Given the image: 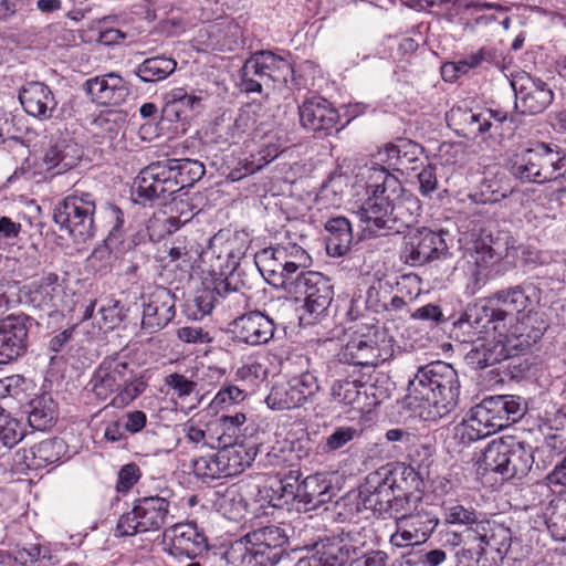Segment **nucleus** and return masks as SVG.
Listing matches in <instances>:
<instances>
[{
  "label": "nucleus",
  "mask_w": 566,
  "mask_h": 566,
  "mask_svg": "<svg viewBox=\"0 0 566 566\" xmlns=\"http://www.w3.org/2000/svg\"><path fill=\"white\" fill-rule=\"evenodd\" d=\"M459 397L457 370L438 360L418 368L408 382L403 403L424 421H437L455 410Z\"/></svg>",
  "instance_id": "f257e3e1"
},
{
  "label": "nucleus",
  "mask_w": 566,
  "mask_h": 566,
  "mask_svg": "<svg viewBox=\"0 0 566 566\" xmlns=\"http://www.w3.org/2000/svg\"><path fill=\"white\" fill-rule=\"evenodd\" d=\"M526 402L515 395H500L484 398L470 409L461 422L462 439L476 441L486 438L526 413Z\"/></svg>",
  "instance_id": "f03ea898"
},
{
  "label": "nucleus",
  "mask_w": 566,
  "mask_h": 566,
  "mask_svg": "<svg viewBox=\"0 0 566 566\" xmlns=\"http://www.w3.org/2000/svg\"><path fill=\"white\" fill-rule=\"evenodd\" d=\"M509 171L522 182L556 181L566 172V153L556 144L537 142L511 158Z\"/></svg>",
  "instance_id": "7ed1b4c3"
},
{
  "label": "nucleus",
  "mask_w": 566,
  "mask_h": 566,
  "mask_svg": "<svg viewBox=\"0 0 566 566\" xmlns=\"http://www.w3.org/2000/svg\"><path fill=\"white\" fill-rule=\"evenodd\" d=\"M96 206L90 192L74 190L56 205L53 221L65 229L77 242H86L95 235Z\"/></svg>",
  "instance_id": "20e7f679"
},
{
  "label": "nucleus",
  "mask_w": 566,
  "mask_h": 566,
  "mask_svg": "<svg viewBox=\"0 0 566 566\" xmlns=\"http://www.w3.org/2000/svg\"><path fill=\"white\" fill-rule=\"evenodd\" d=\"M221 252L228 256L226 268L231 265L232 271L226 277L214 280L212 287L205 286L198 291L193 302L201 315L210 314L217 305L235 310L244 308L248 305L249 297L244 292L245 285L233 272L237 261L232 249L226 244Z\"/></svg>",
  "instance_id": "39448f33"
},
{
  "label": "nucleus",
  "mask_w": 566,
  "mask_h": 566,
  "mask_svg": "<svg viewBox=\"0 0 566 566\" xmlns=\"http://www.w3.org/2000/svg\"><path fill=\"white\" fill-rule=\"evenodd\" d=\"M285 543L280 527L264 526L245 534L231 547L230 555H239L243 566H268L279 560Z\"/></svg>",
  "instance_id": "423d86ee"
},
{
  "label": "nucleus",
  "mask_w": 566,
  "mask_h": 566,
  "mask_svg": "<svg viewBox=\"0 0 566 566\" xmlns=\"http://www.w3.org/2000/svg\"><path fill=\"white\" fill-rule=\"evenodd\" d=\"M410 478L417 480L412 469L405 468L401 472L379 470L367 475L365 483L358 492V510H369L375 515L386 516L391 503V496L398 488V482H406Z\"/></svg>",
  "instance_id": "0eeeda50"
},
{
  "label": "nucleus",
  "mask_w": 566,
  "mask_h": 566,
  "mask_svg": "<svg viewBox=\"0 0 566 566\" xmlns=\"http://www.w3.org/2000/svg\"><path fill=\"white\" fill-rule=\"evenodd\" d=\"M369 538L368 530L352 525L321 538L315 544V556L323 566H345L361 553Z\"/></svg>",
  "instance_id": "6e6552de"
},
{
  "label": "nucleus",
  "mask_w": 566,
  "mask_h": 566,
  "mask_svg": "<svg viewBox=\"0 0 566 566\" xmlns=\"http://www.w3.org/2000/svg\"><path fill=\"white\" fill-rule=\"evenodd\" d=\"M169 506V501L164 496L138 499L132 511L119 517L116 525V535L134 536L160 530L166 523Z\"/></svg>",
  "instance_id": "1a4fd4ad"
},
{
  "label": "nucleus",
  "mask_w": 566,
  "mask_h": 566,
  "mask_svg": "<svg viewBox=\"0 0 566 566\" xmlns=\"http://www.w3.org/2000/svg\"><path fill=\"white\" fill-rule=\"evenodd\" d=\"M446 234L448 231H433L426 227L410 230L405 235L406 263L417 266L444 259L449 252Z\"/></svg>",
  "instance_id": "9d476101"
},
{
  "label": "nucleus",
  "mask_w": 566,
  "mask_h": 566,
  "mask_svg": "<svg viewBox=\"0 0 566 566\" xmlns=\"http://www.w3.org/2000/svg\"><path fill=\"white\" fill-rule=\"evenodd\" d=\"M64 295V280L55 272H43L41 277L20 289L19 302L52 315Z\"/></svg>",
  "instance_id": "9b49d317"
},
{
  "label": "nucleus",
  "mask_w": 566,
  "mask_h": 566,
  "mask_svg": "<svg viewBox=\"0 0 566 566\" xmlns=\"http://www.w3.org/2000/svg\"><path fill=\"white\" fill-rule=\"evenodd\" d=\"M388 356L389 349L379 343L375 326L366 334L353 335L338 354L340 363L361 367H376Z\"/></svg>",
  "instance_id": "f8f14e48"
},
{
  "label": "nucleus",
  "mask_w": 566,
  "mask_h": 566,
  "mask_svg": "<svg viewBox=\"0 0 566 566\" xmlns=\"http://www.w3.org/2000/svg\"><path fill=\"white\" fill-rule=\"evenodd\" d=\"M137 196L145 202L166 201L178 192L167 160L151 163L140 170L135 179Z\"/></svg>",
  "instance_id": "ddd939ff"
},
{
  "label": "nucleus",
  "mask_w": 566,
  "mask_h": 566,
  "mask_svg": "<svg viewBox=\"0 0 566 566\" xmlns=\"http://www.w3.org/2000/svg\"><path fill=\"white\" fill-rule=\"evenodd\" d=\"M175 303V294L164 286H155L143 296L140 333L151 335L165 328L176 315Z\"/></svg>",
  "instance_id": "4468645a"
},
{
  "label": "nucleus",
  "mask_w": 566,
  "mask_h": 566,
  "mask_svg": "<svg viewBox=\"0 0 566 566\" xmlns=\"http://www.w3.org/2000/svg\"><path fill=\"white\" fill-rule=\"evenodd\" d=\"M234 342L250 346L268 344L274 336V321L260 311H251L234 318L228 327Z\"/></svg>",
  "instance_id": "2eb2a0df"
},
{
  "label": "nucleus",
  "mask_w": 566,
  "mask_h": 566,
  "mask_svg": "<svg viewBox=\"0 0 566 566\" xmlns=\"http://www.w3.org/2000/svg\"><path fill=\"white\" fill-rule=\"evenodd\" d=\"M389 195H368L367 199L354 213L365 232L375 237L387 235L394 233L392 230H396Z\"/></svg>",
  "instance_id": "dca6fc26"
},
{
  "label": "nucleus",
  "mask_w": 566,
  "mask_h": 566,
  "mask_svg": "<svg viewBox=\"0 0 566 566\" xmlns=\"http://www.w3.org/2000/svg\"><path fill=\"white\" fill-rule=\"evenodd\" d=\"M416 510L399 518L397 531L390 537L394 546L407 547L424 543L437 527L439 518L434 513L423 506Z\"/></svg>",
  "instance_id": "f3484780"
},
{
  "label": "nucleus",
  "mask_w": 566,
  "mask_h": 566,
  "mask_svg": "<svg viewBox=\"0 0 566 566\" xmlns=\"http://www.w3.org/2000/svg\"><path fill=\"white\" fill-rule=\"evenodd\" d=\"M293 293L297 297L303 296L308 313L319 315L331 305L334 296V289L331 280L319 272L307 271L296 282Z\"/></svg>",
  "instance_id": "a211bd4d"
},
{
  "label": "nucleus",
  "mask_w": 566,
  "mask_h": 566,
  "mask_svg": "<svg viewBox=\"0 0 566 566\" xmlns=\"http://www.w3.org/2000/svg\"><path fill=\"white\" fill-rule=\"evenodd\" d=\"M515 92V107L523 114L543 113L553 102L552 88L542 80L531 76L521 77L512 83Z\"/></svg>",
  "instance_id": "6ab92c4d"
},
{
  "label": "nucleus",
  "mask_w": 566,
  "mask_h": 566,
  "mask_svg": "<svg viewBox=\"0 0 566 566\" xmlns=\"http://www.w3.org/2000/svg\"><path fill=\"white\" fill-rule=\"evenodd\" d=\"M496 302L502 312L509 314L505 325L509 327L516 319V314L531 312L539 302V290L533 283H523L495 292L490 303Z\"/></svg>",
  "instance_id": "aec40b11"
},
{
  "label": "nucleus",
  "mask_w": 566,
  "mask_h": 566,
  "mask_svg": "<svg viewBox=\"0 0 566 566\" xmlns=\"http://www.w3.org/2000/svg\"><path fill=\"white\" fill-rule=\"evenodd\" d=\"M28 319L25 315H10L0 319V364L10 363L27 352Z\"/></svg>",
  "instance_id": "412c9836"
},
{
  "label": "nucleus",
  "mask_w": 566,
  "mask_h": 566,
  "mask_svg": "<svg viewBox=\"0 0 566 566\" xmlns=\"http://www.w3.org/2000/svg\"><path fill=\"white\" fill-rule=\"evenodd\" d=\"M207 549L208 538L195 522L178 523L170 528L169 555L193 559Z\"/></svg>",
  "instance_id": "4be33fe9"
},
{
  "label": "nucleus",
  "mask_w": 566,
  "mask_h": 566,
  "mask_svg": "<svg viewBox=\"0 0 566 566\" xmlns=\"http://www.w3.org/2000/svg\"><path fill=\"white\" fill-rule=\"evenodd\" d=\"M23 111L39 120L54 116L57 101L52 90L43 82L31 81L23 84L18 93Z\"/></svg>",
  "instance_id": "5701e85b"
},
{
  "label": "nucleus",
  "mask_w": 566,
  "mask_h": 566,
  "mask_svg": "<svg viewBox=\"0 0 566 566\" xmlns=\"http://www.w3.org/2000/svg\"><path fill=\"white\" fill-rule=\"evenodd\" d=\"M302 127L312 133L331 134L339 120L337 109L325 98L314 96L298 107Z\"/></svg>",
  "instance_id": "b1692460"
},
{
  "label": "nucleus",
  "mask_w": 566,
  "mask_h": 566,
  "mask_svg": "<svg viewBox=\"0 0 566 566\" xmlns=\"http://www.w3.org/2000/svg\"><path fill=\"white\" fill-rule=\"evenodd\" d=\"M83 87L93 103L103 106L120 105L129 95L127 82L115 73L88 78Z\"/></svg>",
  "instance_id": "393cba45"
},
{
  "label": "nucleus",
  "mask_w": 566,
  "mask_h": 566,
  "mask_svg": "<svg viewBox=\"0 0 566 566\" xmlns=\"http://www.w3.org/2000/svg\"><path fill=\"white\" fill-rule=\"evenodd\" d=\"M260 149L244 159L242 169L243 174H239L240 169L231 171L230 176L233 180L241 179L243 176L254 174L274 160L285 148V134L282 129L275 128L263 132L261 135Z\"/></svg>",
  "instance_id": "a878e982"
},
{
  "label": "nucleus",
  "mask_w": 566,
  "mask_h": 566,
  "mask_svg": "<svg viewBox=\"0 0 566 566\" xmlns=\"http://www.w3.org/2000/svg\"><path fill=\"white\" fill-rule=\"evenodd\" d=\"M507 315L492 304H475L467 310L464 318H461L458 324L461 328L471 327L478 334L503 335Z\"/></svg>",
  "instance_id": "bb28decb"
},
{
  "label": "nucleus",
  "mask_w": 566,
  "mask_h": 566,
  "mask_svg": "<svg viewBox=\"0 0 566 566\" xmlns=\"http://www.w3.org/2000/svg\"><path fill=\"white\" fill-rule=\"evenodd\" d=\"M422 153L423 148L419 144L410 139L399 138L379 150L377 157L379 161L387 164L388 167L405 172L418 169Z\"/></svg>",
  "instance_id": "cd10ccee"
},
{
  "label": "nucleus",
  "mask_w": 566,
  "mask_h": 566,
  "mask_svg": "<svg viewBox=\"0 0 566 566\" xmlns=\"http://www.w3.org/2000/svg\"><path fill=\"white\" fill-rule=\"evenodd\" d=\"M219 442L222 444L218 451L219 463H221L224 478L242 473L256 457V450L253 447L247 448L244 444L238 443V437L232 439V436L222 434Z\"/></svg>",
  "instance_id": "c85d7f7f"
},
{
  "label": "nucleus",
  "mask_w": 566,
  "mask_h": 566,
  "mask_svg": "<svg viewBox=\"0 0 566 566\" xmlns=\"http://www.w3.org/2000/svg\"><path fill=\"white\" fill-rule=\"evenodd\" d=\"M391 292L392 287L388 281L381 279L374 280L364 294L359 293L352 298L347 312L348 317L355 321L363 316L364 310L374 313H386V303Z\"/></svg>",
  "instance_id": "c756f323"
},
{
  "label": "nucleus",
  "mask_w": 566,
  "mask_h": 566,
  "mask_svg": "<svg viewBox=\"0 0 566 566\" xmlns=\"http://www.w3.org/2000/svg\"><path fill=\"white\" fill-rule=\"evenodd\" d=\"M127 364L118 356L102 360L91 378L92 391L97 398L105 400L118 389V382L124 376L123 368H126Z\"/></svg>",
  "instance_id": "7c9ffc66"
},
{
  "label": "nucleus",
  "mask_w": 566,
  "mask_h": 566,
  "mask_svg": "<svg viewBox=\"0 0 566 566\" xmlns=\"http://www.w3.org/2000/svg\"><path fill=\"white\" fill-rule=\"evenodd\" d=\"M391 199L392 217L395 219L396 230L394 233H402L405 229L412 227L418 222V218L422 212V205L418 197L412 192L406 190L400 185L399 193L396 198Z\"/></svg>",
  "instance_id": "2f4dec72"
},
{
  "label": "nucleus",
  "mask_w": 566,
  "mask_h": 566,
  "mask_svg": "<svg viewBox=\"0 0 566 566\" xmlns=\"http://www.w3.org/2000/svg\"><path fill=\"white\" fill-rule=\"evenodd\" d=\"M486 554L494 552L503 558L511 547V532L489 520L482 521L472 530Z\"/></svg>",
  "instance_id": "473e14b6"
},
{
  "label": "nucleus",
  "mask_w": 566,
  "mask_h": 566,
  "mask_svg": "<svg viewBox=\"0 0 566 566\" xmlns=\"http://www.w3.org/2000/svg\"><path fill=\"white\" fill-rule=\"evenodd\" d=\"M109 218L114 220V224L109 230L108 237L104 243L93 250L91 255L87 258V266L94 272H106L112 263V249L111 245L116 240V234L124 223V216L122 210L116 206L108 208Z\"/></svg>",
  "instance_id": "72a5a7b5"
},
{
  "label": "nucleus",
  "mask_w": 566,
  "mask_h": 566,
  "mask_svg": "<svg viewBox=\"0 0 566 566\" xmlns=\"http://www.w3.org/2000/svg\"><path fill=\"white\" fill-rule=\"evenodd\" d=\"M507 470L505 479H522L534 463L533 448L514 437L507 436Z\"/></svg>",
  "instance_id": "f704fd0d"
},
{
  "label": "nucleus",
  "mask_w": 566,
  "mask_h": 566,
  "mask_svg": "<svg viewBox=\"0 0 566 566\" xmlns=\"http://www.w3.org/2000/svg\"><path fill=\"white\" fill-rule=\"evenodd\" d=\"M326 251L331 256L345 255L353 242V231L349 221L344 217L328 220L325 226Z\"/></svg>",
  "instance_id": "c9c22d12"
},
{
  "label": "nucleus",
  "mask_w": 566,
  "mask_h": 566,
  "mask_svg": "<svg viewBox=\"0 0 566 566\" xmlns=\"http://www.w3.org/2000/svg\"><path fill=\"white\" fill-rule=\"evenodd\" d=\"M526 329L527 326L525 323H521L514 331L506 328L503 335L496 334L501 346L504 347L503 354L505 359L528 350L531 346L541 338V329H533L530 333H525Z\"/></svg>",
  "instance_id": "e433bc0d"
},
{
  "label": "nucleus",
  "mask_w": 566,
  "mask_h": 566,
  "mask_svg": "<svg viewBox=\"0 0 566 566\" xmlns=\"http://www.w3.org/2000/svg\"><path fill=\"white\" fill-rule=\"evenodd\" d=\"M367 396L368 389L366 385L358 379H337L331 387L333 401L345 407L364 409L365 405H363L361 401L364 398H367Z\"/></svg>",
  "instance_id": "4c0bfd02"
},
{
  "label": "nucleus",
  "mask_w": 566,
  "mask_h": 566,
  "mask_svg": "<svg viewBox=\"0 0 566 566\" xmlns=\"http://www.w3.org/2000/svg\"><path fill=\"white\" fill-rule=\"evenodd\" d=\"M123 380L118 382V389L114 392L111 405L123 408L140 396L147 388V381L143 375L137 374L129 364L123 368Z\"/></svg>",
  "instance_id": "58836bf2"
},
{
  "label": "nucleus",
  "mask_w": 566,
  "mask_h": 566,
  "mask_svg": "<svg viewBox=\"0 0 566 566\" xmlns=\"http://www.w3.org/2000/svg\"><path fill=\"white\" fill-rule=\"evenodd\" d=\"M505 119V113L491 109L476 114L468 111L462 114V120L467 125L469 134L475 137L479 135L484 136L488 133L492 137V132H497Z\"/></svg>",
  "instance_id": "ea45409f"
},
{
  "label": "nucleus",
  "mask_w": 566,
  "mask_h": 566,
  "mask_svg": "<svg viewBox=\"0 0 566 566\" xmlns=\"http://www.w3.org/2000/svg\"><path fill=\"white\" fill-rule=\"evenodd\" d=\"M289 365L298 367L294 370L296 375L290 379V382L303 396L305 403L319 388L317 377L310 371V358L305 355H295L289 359Z\"/></svg>",
  "instance_id": "a19ab883"
},
{
  "label": "nucleus",
  "mask_w": 566,
  "mask_h": 566,
  "mask_svg": "<svg viewBox=\"0 0 566 566\" xmlns=\"http://www.w3.org/2000/svg\"><path fill=\"white\" fill-rule=\"evenodd\" d=\"M78 159L76 147L63 142L52 145L45 151L43 164L48 170L56 169L54 174L60 175L75 167Z\"/></svg>",
  "instance_id": "79ce46f5"
},
{
  "label": "nucleus",
  "mask_w": 566,
  "mask_h": 566,
  "mask_svg": "<svg viewBox=\"0 0 566 566\" xmlns=\"http://www.w3.org/2000/svg\"><path fill=\"white\" fill-rule=\"evenodd\" d=\"M400 180L390 174L387 168L375 164L368 169L367 193L373 196L397 197L400 190Z\"/></svg>",
  "instance_id": "37998d69"
},
{
  "label": "nucleus",
  "mask_w": 566,
  "mask_h": 566,
  "mask_svg": "<svg viewBox=\"0 0 566 566\" xmlns=\"http://www.w3.org/2000/svg\"><path fill=\"white\" fill-rule=\"evenodd\" d=\"M172 178L177 181L178 191L193 186L206 172L205 166L199 160L190 158L166 159Z\"/></svg>",
  "instance_id": "c03bdc74"
},
{
  "label": "nucleus",
  "mask_w": 566,
  "mask_h": 566,
  "mask_svg": "<svg viewBox=\"0 0 566 566\" xmlns=\"http://www.w3.org/2000/svg\"><path fill=\"white\" fill-rule=\"evenodd\" d=\"M239 87L244 93H262L263 88H272L256 53H253L241 67Z\"/></svg>",
  "instance_id": "a18cd8bd"
},
{
  "label": "nucleus",
  "mask_w": 566,
  "mask_h": 566,
  "mask_svg": "<svg viewBox=\"0 0 566 566\" xmlns=\"http://www.w3.org/2000/svg\"><path fill=\"white\" fill-rule=\"evenodd\" d=\"M177 67L172 57L157 55L144 60L135 70V74L145 83H155L167 78Z\"/></svg>",
  "instance_id": "49530a36"
},
{
  "label": "nucleus",
  "mask_w": 566,
  "mask_h": 566,
  "mask_svg": "<svg viewBox=\"0 0 566 566\" xmlns=\"http://www.w3.org/2000/svg\"><path fill=\"white\" fill-rule=\"evenodd\" d=\"M55 406L53 398L48 394L33 398L29 403V424L39 431L49 429L56 417Z\"/></svg>",
  "instance_id": "de8ad7c7"
},
{
  "label": "nucleus",
  "mask_w": 566,
  "mask_h": 566,
  "mask_svg": "<svg viewBox=\"0 0 566 566\" xmlns=\"http://www.w3.org/2000/svg\"><path fill=\"white\" fill-rule=\"evenodd\" d=\"M455 557L460 566H496L489 560L485 549L472 530L464 531L463 546L457 552Z\"/></svg>",
  "instance_id": "09e8293b"
},
{
  "label": "nucleus",
  "mask_w": 566,
  "mask_h": 566,
  "mask_svg": "<svg viewBox=\"0 0 566 566\" xmlns=\"http://www.w3.org/2000/svg\"><path fill=\"white\" fill-rule=\"evenodd\" d=\"M504 347L501 346L497 335L493 339H483L476 343L468 354V359L478 368L483 369L505 359Z\"/></svg>",
  "instance_id": "8fccbe9b"
},
{
  "label": "nucleus",
  "mask_w": 566,
  "mask_h": 566,
  "mask_svg": "<svg viewBox=\"0 0 566 566\" xmlns=\"http://www.w3.org/2000/svg\"><path fill=\"white\" fill-rule=\"evenodd\" d=\"M470 258L475 266L473 275L479 281L482 276L486 277L483 271L501 260V253L493 248L491 237L486 235L474 241L473 248L470 251Z\"/></svg>",
  "instance_id": "3c124183"
},
{
  "label": "nucleus",
  "mask_w": 566,
  "mask_h": 566,
  "mask_svg": "<svg viewBox=\"0 0 566 566\" xmlns=\"http://www.w3.org/2000/svg\"><path fill=\"white\" fill-rule=\"evenodd\" d=\"M300 476L301 474L297 471H290L283 479L275 482L274 485L264 492L266 496L270 497L269 503L274 507L281 506L280 501H284V503H289L290 501L298 500L300 492Z\"/></svg>",
  "instance_id": "603ef678"
},
{
  "label": "nucleus",
  "mask_w": 566,
  "mask_h": 566,
  "mask_svg": "<svg viewBox=\"0 0 566 566\" xmlns=\"http://www.w3.org/2000/svg\"><path fill=\"white\" fill-rule=\"evenodd\" d=\"M255 53L272 87L275 83L287 82L289 77L293 74V67L287 60L270 51H259Z\"/></svg>",
  "instance_id": "864d4df0"
},
{
  "label": "nucleus",
  "mask_w": 566,
  "mask_h": 566,
  "mask_svg": "<svg viewBox=\"0 0 566 566\" xmlns=\"http://www.w3.org/2000/svg\"><path fill=\"white\" fill-rule=\"evenodd\" d=\"M507 437L491 441L483 451L481 467L485 471L500 473L505 479L507 470Z\"/></svg>",
  "instance_id": "5fc2aeb1"
},
{
  "label": "nucleus",
  "mask_w": 566,
  "mask_h": 566,
  "mask_svg": "<svg viewBox=\"0 0 566 566\" xmlns=\"http://www.w3.org/2000/svg\"><path fill=\"white\" fill-rule=\"evenodd\" d=\"M265 402L274 410H289L304 405L303 396L294 389L290 380L286 384L273 386Z\"/></svg>",
  "instance_id": "6e6d98bb"
},
{
  "label": "nucleus",
  "mask_w": 566,
  "mask_h": 566,
  "mask_svg": "<svg viewBox=\"0 0 566 566\" xmlns=\"http://www.w3.org/2000/svg\"><path fill=\"white\" fill-rule=\"evenodd\" d=\"M64 443L60 439H46L32 447L31 465L33 470L57 462L63 453Z\"/></svg>",
  "instance_id": "4d7b16f0"
},
{
  "label": "nucleus",
  "mask_w": 566,
  "mask_h": 566,
  "mask_svg": "<svg viewBox=\"0 0 566 566\" xmlns=\"http://www.w3.org/2000/svg\"><path fill=\"white\" fill-rule=\"evenodd\" d=\"M327 485L321 483L318 475H308L300 481L297 502L305 505V510H312L325 502Z\"/></svg>",
  "instance_id": "13d9d810"
},
{
  "label": "nucleus",
  "mask_w": 566,
  "mask_h": 566,
  "mask_svg": "<svg viewBox=\"0 0 566 566\" xmlns=\"http://www.w3.org/2000/svg\"><path fill=\"white\" fill-rule=\"evenodd\" d=\"M348 187V177L342 174H332L322 185L317 199L326 207H338Z\"/></svg>",
  "instance_id": "bf43d9fd"
},
{
  "label": "nucleus",
  "mask_w": 566,
  "mask_h": 566,
  "mask_svg": "<svg viewBox=\"0 0 566 566\" xmlns=\"http://www.w3.org/2000/svg\"><path fill=\"white\" fill-rule=\"evenodd\" d=\"M24 434L23 426L19 420L9 418L0 422V459L9 454Z\"/></svg>",
  "instance_id": "052dcab7"
},
{
  "label": "nucleus",
  "mask_w": 566,
  "mask_h": 566,
  "mask_svg": "<svg viewBox=\"0 0 566 566\" xmlns=\"http://www.w3.org/2000/svg\"><path fill=\"white\" fill-rule=\"evenodd\" d=\"M444 520L449 524L465 525V530H474V526L486 518L482 517V514L472 507L454 504L446 509Z\"/></svg>",
  "instance_id": "680f3d73"
},
{
  "label": "nucleus",
  "mask_w": 566,
  "mask_h": 566,
  "mask_svg": "<svg viewBox=\"0 0 566 566\" xmlns=\"http://www.w3.org/2000/svg\"><path fill=\"white\" fill-rule=\"evenodd\" d=\"M274 250L273 248L264 249L260 254L261 268L260 271L265 280L273 286L277 287L279 285L284 284V280H282V268L283 261L277 260V255L270 254Z\"/></svg>",
  "instance_id": "e2e57ef3"
},
{
  "label": "nucleus",
  "mask_w": 566,
  "mask_h": 566,
  "mask_svg": "<svg viewBox=\"0 0 566 566\" xmlns=\"http://www.w3.org/2000/svg\"><path fill=\"white\" fill-rule=\"evenodd\" d=\"M411 496L412 493L407 488V481H399L398 488H396L395 493L391 496V507H388V512L386 513V515L396 520L397 525L400 517L408 516L410 514Z\"/></svg>",
  "instance_id": "0e129e2a"
},
{
  "label": "nucleus",
  "mask_w": 566,
  "mask_h": 566,
  "mask_svg": "<svg viewBox=\"0 0 566 566\" xmlns=\"http://www.w3.org/2000/svg\"><path fill=\"white\" fill-rule=\"evenodd\" d=\"M219 460V452L195 459L192 461L193 473L205 482L224 478Z\"/></svg>",
  "instance_id": "69168bd1"
},
{
  "label": "nucleus",
  "mask_w": 566,
  "mask_h": 566,
  "mask_svg": "<svg viewBox=\"0 0 566 566\" xmlns=\"http://www.w3.org/2000/svg\"><path fill=\"white\" fill-rule=\"evenodd\" d=\"M270 254L277 255L279 261H283L282 268V280H284L283 285H279L277 287H282L289 293L293 294L296 289V282L301 280L307 271H303L302 268H305L304 265L296 264L295 262H289L285 260V252L280 249H274Z\"/></svg>",
  "instance_id": "338daca9"
},
{
  "label": "nucleus",
  "mask_w": 566,
  "mask_h": 566,
  "mask_svg": "<svg viewBox=\"0 0 566 566\" xmlns=\"http://www.w3.org/2000/svg\"><path fill=\"white\" fill-rule=\"evenodd\" d=\"M358 436L359 432L354 427H337L328 437H326L325 442L322 446V450L325 453L335 452L344 448Z\"/></svg>",
  "instance_id": "774afa93"
}]
</instances>
